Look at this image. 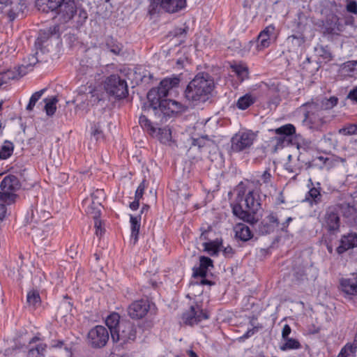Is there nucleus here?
I'll return each mask as SVG.
<instances>
[{
  "mask_svg": "<svg viewBox=\"0 0 357 357\" xmlns=\"http://www.w3.org/2000/svg\"><path fill=\"white\" fill-rule=\"evenodd\" d=\"M256 139L255 134L252 131H240L236 133L231 139V149L234 152H241L249 149Z\"/></svg>",
  "mask_w": 357,
  "mask_h": 357,
  "instance_id": "nucleus-12",
  "label": "nucleus"
},
{
  "mask_svg": "<svg viewBox=\"0 0 357 357\" xmlns=\"http://www.w3.org/2000/svg\"><path fill=\"white\" fill-rule=\"evenodd\" d=\"M20 77L18 75V69L17 71L8 70L0 75V86L6 84L10 79H15Z\"/></svg>",
  "mask_w": 357,
  "mask_h": 357,
  "instance_id": "nucleus-41",
  "label": "nucleus"
},
{
  "mask_svg": "<svg viewBox=\"0 0 357 357\" xmlns=\"http://www.w3.org/2000/svg\"><path fill=\"white\" fill-rule=\"evenodd\" d=\"M57 14L60 16L61 20L67 22L70 20L75 13L77 7L74 0H65L59 7L56 10Z\"/></svg>",
  "mask_w": 357,
  "mask_h": 357,
  "instance_id": "nucleus-19",
  "label": "nucleus"
},
{
  "mask_svg": "<svg viewBox=\"0 0 357 357\" xmlns=\"http://www.w3.org/2000/svg\"><path fill=\"white\" fill-rule=\"evenodd\" d=\"M100 204L92 202L86 208V212L91 215L95 220H98L100 215Z\"/></svg>",
  "mask_w": 357,
  "mask_h": 357,
  "instance_id": "nucleus-45",
  "label": "nucleus"
},
{
  "mask_svg": "<svg viewBox=\"0 0 357 357\" xmlns=\"http://www.w3.org/2000/svg\"><path fill=\"white\" fill-rule=\"evenodd\" d=\"M26 301L29 305L34 307L40 304V297L37 290H31L28 292L26 296Z\"/></svg>",
  "mask_w": 357,
  "mask_h": 357,
  "instance_id": "nucleus-43",
  "label": "nucleus"
},
{
  "mask_svg": "<svg viewBox=\"0 0 357 357\" xmlns=\"http://www.w3.org/2000/svg\"><path fill=\"white\" fill-rule=\"evenodd\" d=\"M139 206V199L135 198V200L130 204V208L132 211H136Z\"/></svg>",
  "mask_w": 357,
  "mask_h": 357,
  "instance_id": "nucleus-62",
  "label": "nucleus"
},
{
  "mask_svg": "<svg viewBox=\"0 0 357 357\" xmlns=\"http://www.w3.org/2000/svg\"><path fill=\"white\" fill-rule=\"evenodd\" d=\"M256 101V98L250 93L240 97L236 102V107L241 110L248 109L250 106L253 105Z\"/></svg>",
  "mask_w": 357,
  "mask_h": 357,
  "instance_id": "nucleus-32",
  "label": "nucleus"
},
{
  "mask_svg": "<svg viewBox=\"0 0 357 357\" xmlns=\"http://www.w3.org/2000/svg\"><path fill=\"white\" fill-rule=\"evenodd\" d=\"M96 234L97 236H101L103 233V229L101 227V221L100 219L95 220Z\"/></svg>",
  "mask_w": 357,
  "mask_h": 357,
  "instance_id": "nucleus-58",
  "label": "nucleus"
},
{
  "mask_svg": "<svg viewBox=\"0 0 357 357\" xmlns=\"http://www.w3.org/2000/svg\"><path fill=\"white\" fill-rule=\"evenodd\" d=\"M63 345V342L61 340H52L51 342V347L52 348H61Z\"/></svg>",
  "mask_w": 357,
  "mask_h": 357,
  "instance_id": "nucleus-63",
  "label": "nucleus"
},
{
  "mask_svg": "<svg viewBox=\"0 0 357 357\" xmlns=\"http://www.w3.org/2000/svg\"><path fill=\"white\" fill-rule=\"evenodd\" d=\"M180 78L178 76L167 77L162 79L157 89H152L147 94L148 100H155L159 97L166 98L171 90L178 86Z\"/></svg>",
  "mask_w": 357,
  "mask_h": 357,
  "instance_id": "nucleus-10",
  "label": "nucleus"
},
{
  "mask_svg": "<svg viewBox=\"0 0 357 357\" xmlns=\"http://www.w3.org/2000/svg\"><path fill=\"white\" fill-rule=\"evenodd\" d=\"M21 184L18 178L14 175L6 176L0 181V221H1L6 213V205H10L16 202L17 195L16 192L20 188Z\"/></svg>",
  "mask_w": 357,
  "mask_h": 357,
  "instance_id": "nucleus-3",
  "label": "nucleus"
},
{
  "mask_svg": "<svg viewBox=\"0 0 357 357\" xmlns=\"http://www.w3.org/2000/svg\"><path fill=\"white\" fill-rule=\"evenodd\" d=\"M137 335V328L133 323L122 320L116 331H112V340L121 345L134 341Z\"/></svg>",
  "mask_w": 357,
  "mask_h": 357,
  "instance_id": "nucleus-8",
  "label": "nucleus"
},
{
  "mask_svg": "<svg viewBox=\"0 0 357 357\" xmlns=\"http://www.w3.org/2000/svg\"><path fill=\"white\" fill-rule=\"evenodd\" d=\"M338 132L343 135H357V124H349L342 128H340Z\"/></svg>",
  "mask_w": 357,
  "mask_h": 357,
  "instance_id": "nucleus-49",
  "label": "nucleus"
},
{
  "mask_svg": "<svg viewBox=\"0 0 357 357\" xmlns=\"http://www.w3.org/2000/svg\"><path fill=\"white\" fill-rule=\"evenodd\" d=\"M83 62L82 61L80 63V67L78 68V73L82 75L92 77L95 73V69L92 66L84 65Z\"/></svg>",
  "mask_w": 357,
  "mask_h": 357,
  "instance_id": "nucleus-48",
  "label": "nucleus"
},
{
  "mask_svg": "<svg viewBox=\"0 0 357 357\" xmlns=\"http://www.w3.org/2000/svg\"><path fill=\"white\" fill-rule=\"evenodd\" d=\"M261 208L259 196L253 190L247 192L239 191L236 203L232 206V212L240 219L254 224L257 222L255 215Z\"/></svg>",
  "mask_w": 357,
  "mask_h": 357,
  "instance_id": "nucleus-1",
  "label": "nucleus"
},
{
  "mask_svg": "<svg viewBox=\"0 0 357 357\" xmlns=\"http://www.w3.org/2000/svg\"><path fill=\"white\" fill-rule=\"evenodd\" d=\"M130 222L131 225L130 241L135 244L138 241L139 232L140 229V216H133L130 215Z\"/></svg>",
  "mask_w": 357,
  "mask_h": 357,
  "instance_id": "nucleus-30",
  "label": "nucleus"
},
{
  "mask_svg": "<svg viewBox=\"0 0 357 357\" xmlns=\"http://www.w3.org/2000/svg\"><path fill=\"white\" fill-rule=\"evenodd\" d=\"M342 291L347 295H357V275H353L351 278H343L340 281Z\"/></svg>",
  "mask_w": 357,
  "mask_h": 357,
  "instance_id": "nucleus-25",
  "label": "nucleus"
},
{
  "mask_svg": "<svg viewBox=\"0 0 357 357\" xmlns=\"http://www.w3.org/2000/svg\"><path fill=\"white\" fill-rule=\"evenodd\" d=\"M208 315L198 304L191 305L182 316V320L185 325L193 326L203 320L208 319Z\"/></svg>",
  "mask_w": 357,
  "mask_h": 357,
  "instance_id": "nucleus-14",
  "label": "nucleus"
},
{
  "mask_svg": "<svg viewBox=\"0 0 357 357\" xmlns=\"http://www.w3.org/2000/svg\"><path fill=\"white\" fill-rule=\"evenodd\" d=\"M186 6V0H151L148 12L151 15L159 13L161 10L169 13L180 11Z\"/></svg>",
  "mask_w": 357,
  "mask_h": 357,
  "instance_id": "nucleus-7",
  "label": "nucleus"
},
{
  "mask_svg": "<svg viewBox=\"0 0 357 357\" xmlns=\"http://www.w3.org/2000/svg\"><path fill=\"white\" fill-rule=\"evenodd\" d=\"M295 277L298 280L303 281L305 280H307V273L306 270L302 271L301 273L300 271H296L295 273Z\"/></svg>",
  "mask_w": 357,
  "mask_h": 357,
  "instance_id": "nucleus-59",
  "label": "nucleus"
},
{
  "mask_svg": "<svg viewBox=\"0 0 357 357\" xmlns=\"http://www.w3.org/2000/svg\"><path fill=\"white\" fill-rule=\"evenodd\" d=\"M150 307V303L147 299L135 301L128 306V314L133 319H139L146 315Z\"/></svg>",
  "mask_w": 357,
  "mask_h": 357,
  "instance_id": "nucleus-15",
  "label": "nucleus"
},
{
  "mask_svg": "<svg viewBox=\"0 0 357 357\" xmlns=\"http://www.w3.org/2000/svg\"><path fill=\"white\" fill-rule=\"evenodd\" d=\"M145 188H146V186H145L144 181H143L139 185V186L137 187V188L136 190L135 198L140 199L142 197L143 195H144V192Z\"/></svg>",
  "mask_w": 357,
  "mask_h": 357,
  "instance_id": "nucleus-53",
  "label": "nucleus"
},
{
  "mask_svg": "<svg viewBox=\"0 0 357 357\" xmlns=\"http://www.w3.org/2000/svg\"><path fill=\"white\" fill-rule=\"evenodd\" d=\"M231 71L237 76L238 79L242 82L248 77V70L243 64H234L231 66Z\"/></svg>",
  "mask_w": 357,
  "mask_h": 357,
  "instance_id": "nucleus-35",
  "label": "nucleus"
},
{
  "mask_svg": "<svg viewBox=\"0 0 357 357\" xmlns=\"http://www.w3.org/2000/svg\"><path fill=\"white\" fill-rule=\"evenodd\" d=\"M220 245L221 242H219L218 240L205 242L203 243L204 250L206 251L211 256H215L218 255Z\"/></svg>",
  "mask_w": 357,
  "mask_h": 357,
  "instance_id": "nucleus-40",
  "label": "nucleus"
},
{
  "mask_svg": "<svg viewBox=\"0 0 357 357\" xmlns=\"http://www.w3.org/2000/svg\"><path fill=\"white\" fill-rule=\"evenodd\" d=\"M324 224L330 231H337L340 226L338 208L334 206H329L324 215Z\"/></svg>",
  "mask_w": 357,
  "mask_h": 357,
  "instance_id": "nucleus-16",
  "label": "nucleus"
},
{
  "mask_svg": "<svg viewBox=\"0 0 357 357\" xmlns=\"http://www.w3.org/2000/svg\"><path fill=\"white\" fill-rule=\"evenodd\" d=\"M109 335L107 329L102 326H96L88 333L89 344L93 348H102L109 340Z\"/></svg>",
  "mask_w": 357,
  "mask_h": 357,
  "instance_id": "nucleus-13",
  "label": "nucleus"
},
{
  "mask_svg": "<svg viewBox=\"0 0 357 357\" xmlns=\"http://www.w3.org/2000/svg\"><path fill=\"white\" fill-rule=\"evenodd\" d=\"M287 41L291 43L296 46H301L304 43V38L301 35L295 36L292 35L288 37Z\"/></svg>",
  "mask_w": 357,
  "mask_h": 357,
  "instance_id": "nucleus-52",
  "label": "nucleus"
},
{
  "mask_svg": "<svg viewBox=\"0 0 357 357\" xmlns=\"http://www.w3.org/2000/svg\"><path fill=\"white\" fill-rule=\"evenodd\" d=\"M347 10L353 14H357V3L355 1H349L347 5Z\"/></svg>",
  "mask_w": 357,
  "mask_h": 357,
  "instance_id": "nucleus-54",
  "label": "nucleus"
},
{
  "mask_svg": "<svg viewBox=\"0 0 357 357\" xmlns=\"http://www.w3.org/2000/svg\"><path fill=\"white\" fill-rule=\"evenodd\" d=\"M291 332V328L288 324H285L283 326L282 331V338L286 339L289 337V335H290Z\"/></svg>",
  "mask_w": 357,
  "mask_h": 357,
  "instance_id": "nucleus-57",
  "label": "nucleus"
},
{
  "mask_svg": "<svg viewBox=\"0 0 357 357\" xmlns=\"http://www.w3.org/2000/svg\"><path fill=\"white\" fill-rule=\"evenodd\" d=\"M121 322L120 316L118 313L113 312L107 317L105 324L109 328L111 335L112 331L117 330Z\"/></svg>",
  "mask_w": 357,
  "mask_h": 357,
  "instance_id": "nucleus-33",
  "label": "nucleus"
},
{
  "mask_svg": "<svg viewBox=\"0 0 357 357\" xmlns=\"http://www.w3.org/2000/svg\"><path fill=\"white\" fill-rule=\"evenodd\" d=\"M45 89H41L38 91L35 92L30 98L29 102L26 105V109L29 112L33 110L34 106L36 105L37 101L41 98L43 94L44 93Z\"/></svg>",
  "mask_w": 357,
  "mask_h": 357,
  "instance_id": "nucleus-47",
  "label": "nucleus"
},
{
  "mask_svg": "<svg viewBox=\"0 0 357 357\" xmlns=\"http://www.w3.org/2000/svg\"><path fill=\"white\" fill-rule=\"evenodd\" d=\"M257 331V329L256 328L248 329L247 332L242 337H241V339L245 340L250 337L256 333Z\"/></svg>",
  "mask_w": 357,
  "mask_h": 357,
  "instance_id": "nucleus-61",
  "label": "nucleus"
},
{
  "mask_svg": "<svg viewBox=\"0 0 357 357\" xmlns=\"http://www.w3.org/2000/svg\"><path fill=\"white\" fill-rule=\"evenodd\" d=\"M235 236L242 241H248L253 234L248 226L245 224H238L234 227Z\"/></svg>",
  "mask_w": 357,
  "mask_h": 357,
  "instance_id": "nucleus-29",
  "label": "nucleus"
},
{
  "mask_svg": "<svg viewBox=\"0 0 357 357\" xmlns=\"http://www.w3.org/2000/svg\"><path fill=\"white\" fill-rule=\"evenodd\" d=\"M87 17H88V15H87V13L86 10H84L83 9L79 10V17L80 19L79 21H85L86 19L87 18Z\"/></svg>",
  "mask_w": 357,
  "mask_h": 357,
  "instance_id": "nucleus-64",
  "label": "nucleus"
},
{
  "mask_svg": "<svg viewBox=\"0 0 357 357\" xmlns=\"http://www.w3.org/2000/svg\"><path fill=\"white\" fill-rule=\"evenodd\" d=\"M292 218L289 217L286 219V220L282 223L280 222V227H278V229H280L282 231H287V227L289 225V223L292 221Z\"/></svg>",
  "mask_w": 357,
  "mask_h": 357,
  "instance_id": "nucleus-56",
  "label": "nucleus"
},
{
  "mask_svg": "<svg viewBox=\"0 0 357 357\" xmlns=\"http://www.w3.org/2000/svg\"><path fill=\"white\" fill-rule=\"evenodd\" d=\"M307 107L305 114V121L310 125V128L314 130H320L322 126L327 123V120L324 115L323 110H319V105L316 102H307L303 105Z\"/></svg>",
  "mask_w": 357,
  "mask_h": 357,
  "instance_id": "nucleus-9",
  "label": "nucleus"
},
{
  "mask_svg": "<svg viewBox=\"0 0 357 357\" xmlns=\"http://www.w3.org/2000/svg\"><path fill=\"white\" fill-rule=\"evenodd\" d=\"M337 102L338 99L335 96H332L330 98H324L321 100V109L319 108V110H323L324 112L325 110L331 109L337 104Z\"/></svg>",
  "mask_w": 357,
  "mask_h": 357,
  "instance_id": "nucleus-46",
  "label": "nucleus"
},
{
  "mask_svg": "<svg viewBox=\"0 0 357 357\" xmlns=\"http://www.w3.org/2000/svg\"><path fill=\"white\" fill-rule=\"evenodd\" d=\"M222 252L226 257H231L234 254V250L230 245L225 247Z\"/></svg>",
  "mask_w": 357,
  "mask_h": 357,
  "instance_id": "nucleus-60",
  "label": "nucleus"
},
{
  "mask_svg": "<svg viewBox=\"0 0 357 357\" xmlns=\"http://www.w3.org/2000/svg\"><path fill=\"white\" fill-rule=\"evenodd\" d=\"M14 145L13 142L6 140L0 147V160L8 158L13 153Z\"/></svg>",
  "mask_w": 357,
  "mask_h": 357,
  "instance_id": "nucleus-36",
  "label": "nucleus"
},
{
  "mask_svg": "<svg viewBox=\"0 0 357 357\" xmlns=\"http://www.w3.org/2000/svg\"><path fill=\"white\" fill-rule=\"evenodd\" d=\"M357 248V233L351 231L341 236L340 245L336 248L339 255H342L349 250Z\"/></svg>",
  "mask_w": 357,
  "mask_h": 357,
  "instance_id": "nucleus-18",
  "label": "nucleus"
},
{
  "mask_svg": "<svg viewBox=\"0 0 357 357\" xmlns=\"http://www.w3.org/2000/svg\"><path fill=\"white\" fill-rule=\"evenodd\" d=\"M309 183L307 185L310 187V190L306 193L304 201L312 206L321 202L322 195L321 194L320 183L317 182L316 185H314L311 178L309 179Z\"/></svg>",
  "mask_w": 357,
  "mask_h": 357,
  "instance_id": "nucleus-20",
  "label": "nucleus"
},
{
  "mask_svg": "<svg viewBox=\"0 0 357 357\" xmlns=\"http://www.w3.org/2000/svg\"><path fill=\"white\" fill-rule=\"evenodd\" d=\"M43 33H47V37H52L53 36H59V26L55 24L52 26H50L47 29H43Z\"/></svg>",
  "mask_w": 357,
  "mask_h": 357,
  "instance_id": "nucleus-50",
  "label": "nucleus"
},
{
  "mask_svg": "<svg viewBox=\"0 0 357 357\" xmlns=\"http://www.w3.org/2000/svg\"><path fill=\"white\" fill-rule=\"evenodd\" d=\"M139 123L142 128L149 132L151 135H155L163 132L165 129H161L156 127L145 115H141L139 116Z\"/></svg>",
  "mask_w": 357,
  "mask_h": 357,
  "instance_id": "nucleus-28",
  "label": "nucleus"
},
{
  "mask_svg": "<svg viewBox=\"0 0 357 357\" xmlns=\"http://www.w3.org/2000/svg\"><path fill=\"white\" fill-rule=\"evenodd\" d=\"M262 185L265 188L272 186V175L270 169H266L260 176V178L256 181V186L260 188Z\"/></svg>",
  "mask_w": 357,
  "mask_h": 357,
  "instance_id": "nucleus-38",
  "label": "nucleus"
},
{
  "mask_svg": "<svg viewBox=\"0 0 357 357\" xmlns=\"http://www.w3.org/2000/svg\"><path fill=\"white\" fill-rule=\"evenodd\" d=\"M338 208V212H341L342 216L349 222L354 224V220L357 211L354 204L347 202H342L335 205Z\"/></svg>",
  "mask_w": 357,
  "mask_h": 357,
  "instance_id": "nucleus-24",
  "label": "nucleus"
},
{
  "mask_svg": "<svg viewBox=\"0 0 357 357\" xmlns=\"http://www.w3.org/2000/svg\"><path fill=\"white\" fill-rule=\"evenodd\" d=\"M149 107L148 111L152 110L155 116L161 118L160 121H166L167 117H170L176 108L177 102L165 98H158L153 100H148Z\"/></svg>",
  "mask_w": 357,
  "mask_h": 357,
  "instance_id": "nucleus-6",
  "label": "nucleus"
},
{
  "mask_svg": "<svg viewBox=\"0 0 357 357\" xmlns=\"http://www.w3.org/2000/svg\"><path fill=\"white\" fill-rule=\"evenodd\" d=\"M105 88L109 94L119 99L125 98L128 92L126 82L117 75H112L107 78Z\"/></svg>",
  "mask_w": 357,
  "mask_h": 357,
  "instance_id": "nucleus-11",
  "label": "nucleus"
},
{
  "mask_svg": "<svg viewBox=\"0 0 357 357\" xmlns=\"http://www.w3.org/2000/svg\"><path fill=\"white\" fill-rule=\"evenodd\" d=\"M100 100L98 91L91 86H82L77 89V93L73 102L76 104V111L83 116L88 113L90 107Z\"/></svg>",
  "mask_w": 357,
  "mask_h": 357,
  "instance_id": "nucleus-4",
  "label": "nucleus"
},
{
  "mask_svg": "<svg viewBox=\"0 0 357 357\" xmlns=\"http://www.w3.org/2000/svg\"><path fill=\"white\" fill-rule=\"evenodd\" d=\"M266 221V225H267V229L266 231H272L273 229L278 227H280V222L278 218V216L275 213H271L269 214L265 219Z\"/></svg>",
  "mask_w": 357,
  "mask_h": 357,
  "instance_id": "nucleus-42",
  "label": "nucleus"
},
{
  "mask_svg": "<svg viewBox=\"0 0 357 357\" xmlns=\"http://www.w3.org/2000/svg\"><path fill=\"white\" fill-rule=\"evenodd\" d=\"M91 135L96 141L104 139V133L100 122L93 123L91 127Z\"/></svg>",
  "mask_w": 357,
  "mask_h": 357,
  "instance_id": "nucleus-44",
  "label": "nucleus"
},
{
  "mask_svg": "<svg viewBox=\"0 0 357 357\" xmlns=\"http://www.w3.org/2000/svg\"><path fill=\"white\" fill-rule=\"evenodd\" d=\"M269 132L275 134L272 141L275 142V150L283 149L289 145H297V135L296 128L293 124L288 123L275 129L269 130Z\"/></svg>",
  "mask_w": 357,
  "mask_h": 357,
  "instance_id": "nucleus-5",
  "label": "nucleus"
},
{
  "mask_svg": "<svg viewBox=\"0 0 357 357\" xmlns=\"http://www.w3.org/2000/svg\"><path fill=\"white\" fill-rule=\"evenodd\" d=\"M112 43V39L107 40L106 43V46L108 50L112 52L114 54H119L121 50L120 46L118 44H111Z\"/></svg>",
  "mask_w": 357,
  "mask_h": 357,
  "instance_id": "nucleus-51",
  "label": "nucleus"
},
{
  "mask_svg": "<svg viewBox=\"0 0 357 357\" xmlns=\"http://www.w3.org/2000/svg\"><path fill=\"white\" fill-rule=\"evenodd\" d=\"M213 144V142L209 139L206 136L192 139V145L194 146H197L200 151H202L203 149L210 147Z\"/></svg>",
  "mask_w": 357,
  "mask_h": 357,
  "instance_id": "nucleus-37",
  "label": "nucleus"
},
{
  "mask_svg": "<svg viewBox=\"0 0 357 357\" xmlns=\"http://www.w3.org/2000/svg\"><path fill=\"white\" fill-rule=\"evenodd\" d=\"M210 267H213V260L207 257H200L199 266L192 268V276L205 278Z\"/></svg>",
  "mask_w": 357,
  "mask_h": 357,
  "instance_id": "nucleus-23",
  "label": "nucleus"
},
{
  "mask_svg": "<svg viewBox=\"0 0 357 357\" xmlns=\"http://www.w3.org/2000/svg\"><path fill=\"white\" fill-rule=\"evenodd\" d=\"M282 340L284 342L280 346L282 351L298 349L301 347L300 342L296 339L287 337Z\"/></svg>",
  "mask_w": 357,
  "mask_h": 357,
  "instance_id": "nucleus-39",
  "label": "nucleus"
},
{
  "mask_svg": "<svg viewBox=\"0 0 357 357\" xmlns=\"http://www.w3.org/2000/svg\"><path fill=\"white\" fill-rule=\"evenodd\" d=\"M65 0H36V7L43 13L56 11Z\"/></svg>",
  "mask_w": 357,
  "mask_h": 357,
  "instance_id": "nucleus-26",
  "label": "nucleus"
},
{
  "mask_svg": "<svg viewBox=\"0 0 357 357\" xmlns=\"http://www.w3.org/2000/svg\"><path fill=\"white\" fill-rule=\"evenodd\" d=\"M34 343L37 344L29 348L27 357H45L47 344L40 342V338L38 336L33 337L29 341L30 344Z\"/></svg>",
  "mask_w": 357,
  "mask_h": 357,
  "instance_id": "nucleus-21",
  "label": "nucleus"
},
{
  "mask_svg": "<svg viewBox=\"0 0 357 357\" xmlns=\"http://www.w3.org/2000/svg\"><path fill=\"white\" fill-rule=\"evenodd\" d=\"M215 86L214 79L207 73H199L189 82L185 90V98L192 102H204Z\"/></svg>",
  "mask_w": 357,
  "mask_h": 357,
  "instance_id": "nucleus-2",
  "label": "nucleus"
},
{
  "mask_svg": "<svg viewBox=\"0 0 357 357\" xmlns=\"http://www.w3.org/2000/svg\"><path fill=\"white\" fill-rule=\"evenodd\" d=\"M44 102H45L44 109L47 115L52 116L56 110V103L58 102L57 98L56 96H52L50 98H45Z\"/></svg>",
  "mask_w": 357,
  "mask_h": 357,
  "instance_id": "nucleus-34",
  "label": "nucleus"
},
{
  "mask_svg": "<svg viewBox=\"0 0 357 357\" xmlns=\"http://www.w3.org/2000/svg\"><path fill=\"white\" fill-rule=\"evenodd\" d=\"M339 75L343 77L357 75V60L349 61L340 65Z\"/></svg>",
  "mask_w": 357,
  "mask_h": 357,
  "instance_id": "nucleus-27",
  "label": "nucleus"
},
{
  "mask_svg": "<svg viewBox=\"0 0 357 357\" xmlns=\"http://www.w3.org/2000/svg\"><path fill=\"white\" fill-rule=\"evenodd\" d=\"M347 98L354 103H357V86L354 87L349 91Z\"/></svg>",
  "mask_w": 357,
  "mask_h": 357,
  "instance_id": "nucleus-55",
  "label": "nucleus"
},
{
  "mask_svg": "<svg viewBox=\"0 0 357 357\" xmlns=\"http://www.w3.org/2000/svg\"><path fill=\"white\" fill-rule=\"evenodd\" d=\"M275 27L271 24L263 29L258 35L257 47L259 50L268 47L275 38Z\"/></svg>",
  "mask_w": 357,
  "mask_h": 357,
  "instance_id": "nucleus-17",
  "label": "nucleus"
},
{
  "mask_svg": "<svg viewBox=\"0 0 357 357\" xmlns=\"http://www.w3.org/2000/svg\"><path fill=\"white\" fill-rule=\"evenodd\" d=\"M10 6L8 10V17L10 21H13L17 17H23L24 10L26 9V5L24 0L10 3Z\"/></svg>",
  "mask_w": 357,
  "mask_h": 357,
  "instance_id": "nucleus-22",
  "label": "nucleus"
},
{
  "mask_svg": "<svg viewBox=\"0 0 357 357\" xmlns=\"http://www.w3.org/2000/svg\"><path fill=\"white\" fill-rule=\"evenodd\" d=\"M27 59V61H24V63L18 67V75L20 77L25 75L29 71L31 70L38 61L35 54L29 56Z\"/></svg>",
  "mask_w": 357,
  "mask_h": 357,
  "instance_id": "nucleus-31",
  "label": "nucleus"
}]
</instances>
